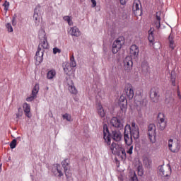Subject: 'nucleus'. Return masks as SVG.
<instances>
[{
    "instance_id": "obj_45",
    "label": "nucleus",
    "mask_w": 181,
    "mask_h": 181,
    "mask_svg": "<svg viewBox=\"0 0 181 181\" xmlns=\"http://www.w3.org/2000/svg\"><path fill=\"white\" fill-rule=\"evenodd\" d=\"M130 181H139L138 177L136 176V174H135V173H134L133 176L130 177Z\"/></svg>"
},
{
    "instance_id": "obj_24",
    "label": "nucleus",
    "mask_w": 181,
    "mask_h": 181,
    "mask_svg": "<svg viewBox=\"0 0 181 181\" xmlns=\"http://www.w3.org/2000/svg\"><path fill=\"white\" fill-rule=\"evenodd\" d=\"M119 104L122 108H127V106L128 105V100H127V98H125L124 95H122L119 98Z\"/></svg>"
},
{
    "instance_id": "obj_20",
    "label": "nucleus",
    "mask_w": 181,
    "mask_h": 181,
    "mask_svg": "<svg viewBox=\"0 0 181 181\" xmlns=\"http://www.w3.org/2000/svg\"><path fill=\"white\" fill-rule=\"evenodd\" d=\"M52 172L55 176H58L59 177L63 176V172L62 171V166H60V165H57V166L52 169Z\"/></svg>"
},
{
    "instance_id": "obj_50",
    "label": "nucleus",
    "mask_w": 181,
    "mask_h": 181,
    "mask_svg": "<svg viewBox=\"0 0 181 181\" xmlns=\"http://www.w3.org/2000/svg\"><path fill=\"white\" fill-rule=\"evenodd\" d=\"M12 25L13 26H16V21H15V18L12 20Z\"/></svg>"
},
{
    "instance_id": "obj_7",
    "label": "nucleus",
    "mask_w": 181,
    "mask_h": 181,
    "mask_svg": "<svg viewBox=\"0 0 181 181\" xmlns=\"http://www.w3.org/2000/svg\"><path fill=\"white\" fill-rule=\"evenodd\" d=\"M158 170L160 174L164 176V177H168L172 174V168L168 164L165 167L163 165H160L158 167Z\"/></svg>"
},
{
    "instance_id": "obj_30",
    "label": "nucleus",
    "mask_w": 181,
    "mask_h": 181,
    "mask_svg": "<svg viewBox=\"0 0 181 181\" xmlns=\"http://www.w3.org/2000/svg\"><path fill=\"white\" fill-rule=\"evenodd\" d=\"M143 163L144 165L146 166V168H151V165H152V160H151V158H148V157H145L143 159Z\"/></svg>"
},
{
    "instance_id": "obj_15",
    "label": "nucleus",
    "mask_w": 181,
    "mask_h": 181,
    "mask_svg": "<svg viewBox=\"0 0 181 181\" xmlns=\"http://www.w3.org/2000/svg\"><path fill=\"white\" fill-rule=\"evenodd\" d=\"M111 136L112 139L116 142H119V141L122 139V134H121V132L118 130H112Z\"/></svg>"
},
{
    "instance_id": "obj_5",
    "label": "nucleus",
    "mask_w": 181,
    "mask_h": 181,
    "mask_svg": "<svg viewBox=\"0 0 181 181\" xmlns=\"http://www.w3.org/2000/svg\"><path fill=\"white\" fill-rule=\"evenodd\" d=\"M124 37L117 38L112 44V53L114 54L118 53V52L121 50V47H122V45H124Z\"/></svg>"
},
{
    "instance_id": "obj_19",
    "label": "nucleus",
    "mask_w": 181,
    "mask_h": 181,
    "mask_svg": "<svg viewBox=\"0 0 181 181\" xmlns=\"http://www.w3.org/2000/svg\"><path fill=\"white\" fill-rule=\"evenodd\" d=\"M165 103L166 104H173L175 103V98L172 97V91L167 90L165 93Z\"/></svg>"
},
{
    "instance_id": "obj_21",
    "label": "nucleus",
    "mask_w": 181,
    "mask_h": 181,
    "mask_svg": "<svg viewBox=\"0 0 181 181\" xmlns=\"http://www.w3.org/2000/svg\"><path fill=\"white\" fill-rule=\"evenodd\" d=\"M160 15H162L160 11L157 12L156 14V21H154V25L156 29L160 28Z\"/></svg>"
},
{
    "instance_id": "obj_32",
    "label": "nucleus",
    "mask_w": 181,
    "mask_h": 181,
    "mask_svg": "<svg viewBox=\"0 0 181 181\" xmlns=\"http://www.w3.org/2000/svg\"><path fill=\"white\" fill-rule=\"evenodd\" d=\"M148 41L150 43H153L155 42V37H153V29L152 28L148 30Z\"/></svg>"
},
{
    "instance_id": "obj_44",
    "label": "nucleus",
    "mask_w": 181,
    "mask_h": 181,
    "mask_svg": "<svg viewBox=\"0 0 181 181\" xmlns=\"http://www.w3.org/2000/svg\"><path fill=\"white\" fill-rule=\"evenodd\" d=\"M36 95L31 94V96L27 98L26 101L30 102V101H33V100H35V98H36Z\"/></svg>"
},
{
    "instance_id": "obj_34",
    "label": "nucleus",
    "mask_w": 181,
    "mask_h": 181,
    "mask_svg": "<svg viewBox=\"0 0 181 181\" xmlns=\"http://www.w3.org/2000/svg\"><path fill=\"white\" fill-rule=\"evenodd\" d=\"M64 21L68 23L69 26H73V20L69 16H64Z\"/></svg>"
},
{
    "instance_id": "obj_49",
    "label": "nucleus",
    "mask_w": 181,
    "mask_h": 181,
    "mask_svg": "<svg viewBox=\"0 0 181 181\" xmlns=\"http://www.w3.org/2000/svg\"><path fill=\"white\" fill-rule=\"evenodd\" d=\"M121 5H125L127 2H128V0H119Z\"/></svg>"
},
{
    "instance_id": "obj_9",
    "label": "nucleus",
    "mask_w": 181,
    "mask_h": 181,
    "mask_svg": "<svg viewBox=\"0 0 181 181\" xmlns=\"http://www.w3.org/2000/svg\"><path fill=\"white\" fill-rule=\"evenodd\" d=\"M110 130L107 124H103V139L107 145H111V137L110 136Z\"/></svg>"
},
{
    "instance_id": "obj_27",
    "label": "nucleus",
    "mask_w": 181,
    "mask_h": 181,
    "mask_svg": "<svg viewBox=\"0 0 181 181\" xmlns=\"http://www.w3.org/2000/svg\"><path fill=\"white\" fill-rule=\"evenodd\" d=\"M62 165L64 168L65 175H66V176H67V170H69V165H70V160L69 159L66 158L65 160H64L62 162Z\"/></svg>"
},
{
    "instance_id": "obj_42",
    "label": "nucleus",
    "mask_w": 181,
    "mask_h": 181,
    "mask_svg": "<svg viewBox=\"0 0 181 181\" xmlns=\"http://www.w3.org/2000/svg\"><path fill=\"white\" fill-rule=\"evenodd\" d=\"M6 29L8 30V32H13V28H12V25L11 23H7L6 25Z\"/></svg>"
},
{
    "instance_id": "obj_12",
    "label": "nucleus",
    "mask_w": 181,
    "mask_h": 181,
    "mask_svg": "<svg viewBox=\"0 0 181 181\" xmlns=\"http://www.w3.org/2000/svg\"><path fill=\"white\" fill-rule=\"evenodd\" d=\"M139 5H141L139 0H135L133 3V12L136 16L142 15V10L139 8Z\"/></svg>"
},
{
    "instance_id": "obj_16",
    "label": "nucleus",
    "mask_w": 181,
    "mask_h": 181,
    "mask_svg": "<svg viewBox=\"0 0 181 181\" xmlns=\"http://www.w3.org/2000/svg\"><path fill=\"white\" fill-rule=\"evenodd\" d=\"M159 92L156 89H151L150 91V98H151L153 103H158L159 101Z\"/></svg>"
},
{
    "instance_id": "obj_26",
    "label": "nucleus",
    "mask_w": 181,
    "mask_h": 181,
    "mask_svg": "<svg viewBox=\"0 0 181 181\" xmlns=\"http://www.w3.org/2000/svg\"><path fill=\"white\" fill-rule=\"evenodd\" d=\"M97 110L98 115H100L101 118H104L105 117V111H104V108L101 104H98Z\"/></svg>"
},
{
    "instance_id": "obj_23",
    "label": "nucleus",
    "mask_w": 181,
    "mask_h": 181,
    "mask_svg": "<svg viewBox=\"0 0 181 181\" xmlns=\"http://www.w3.org/2000/svg\"><path fill=\"white\" fill-rule=\"evenodd\" d=\"M23 108L24 110L25 116L30 118V117H32V115L30 114V105H29L28 103H23Z\"/></svg>"
},
{
    "instance_id": "obj_40",
    "label": "nucleus",
    "mask_w": 181,
    "mask_h": 181,
    "mask_svg": "<svg viewBox=\"0 0 181 181\" xmlns=\"http://www.w3.org/2000/svg\"><path fill=\"white\" fill-rule=\"evenodd\" d=\"M62 117H63L64 119H66L68 122L71 121V115H70L69 114L66 113V114L63 115Z\"/></svg>"
},
{
    "instance_id": "obj_14",
    "label": "nucleus",
    "mask_w": 181,
    "mask_h": 181,
    "mask_svg": "<svg viewBox=\"0 0 181 181\" xmlns=\"http://www.w3.org/2000/svg\"><path fill=\"white\" fill-rule=\"evenodd\" d=\"M124 143L126 145H127V146H131V145H132V136L129 134V132H127V129H124Z\"/></svg>"
},
{
    "instance_id": "obj_2",
    "label": "nucleus",
    "mask_w": 181,
    "mask_h": 181,
    "mask_svg": "<svg viewBox=\"0 0 181 181\" xmlns=\"http://www.w3.org/2000/svg\"><path fill=\"white\" fill-rule=\"evenodd\" d=\"M124 129L129 132V134L134 139H138L139 138V127L136 126L135 122H132V127L130 125H126Z\"/></svg>"
},
{
    "instance_id": "obj_25",
    "label": "nucleus",
    "mask_w": 181,
    "mask_h": 181,
    "mask_svg": "<svg viewBox=\"0 0 181 181\" xmlns=\"http://www.w3.org/2000/svg\"><path fill=\"white\" fill-rule=\"evenodd\" d=\"M64 71L67 76H70V74L73 71V66H71L70 63L67 62L64 66Z\"/></svg>"
},
{
    "instance_id": "obj_48",
    "label": "nucleus",
    "mask_w": 181,
    "mask_h": 181,
    "mask_svg": "<svg viewBox=\"0 0 181 181\" xmlns=\"http://www.w3.org/2000/svg\"><path fill=\"white\" fill-rule=\"evenodd\" d=\"M92 6L93 8H95V6H97V1L95 0H91Z\"/></svg>"
},
{
    "instance_id": "obj_8",
    "label": "nucleus",
    "mask_w": 181,
    "mask_h": 181,
    "mask_svg": "<svg viewBox=\"0 0 181 181\" xmlns=\"http://www.w3.org/2000/svg\"><path fill=\"white\" fill-rule=\"evenodd\" d=\"M124 69L127 73H129L132 70V66H134V62H132V58L129 56L126 57L123 61Z\"/></svg>"
},
{
    "instance_id": "obj_13",
    "label": "nucleus",
    "mask_w": 181,
    "mask_h": 181,
    "mask_svg": "<svg viewBox=\"0 0 181 181\" xmlns=\"http://www.w3.org/2000/svg\"><path fill=\"white\" fill-rule=\"evenodd\" d=\"M110 125L115 127V128H124V124H122V120L117 119V117H114L110 120Z\"/></svg>"
},
{
    "instance_id": "obj_1",
    "label": "nucleus",
    "mask_w": 181,
    "mask_h": 181,
    "mask_svg": "<svg viewBox=\"0 0 181 181\" xmlns=\"http://www.w3.org/2000/svg\"><path fill=\"white\" fill-rule=\"evenodd\" d=\"M39 38L41 41L38 45L35 59L37 63H42L43 62V52H45V49H49V43L47 42V37L45 31L41 30L40 32Z\"/></svg>"
},
{
    "instance_id": "obj_22",
    "label": "nucleus",
    "mask_w": 181,
    "mask_h": 181,
    "mask_svg": "<svg viewBox=\"0 0 181 181\" xmlns=\"http://www.w3.org/2000/svg\"><path fill=\"white\" fill-rule=\"evenodd\" d=\"M69 33L71 35V36H76V37H78V36L81 35L80 30L77 27L71 28L69 30Z\"/></svg>"
},
{
    "instance_id": "obj_53",
    "label": "nucleus",
    "mask_w": 181,
    "mask_h": 181,
    "mask_svg": "<svg viewBox=\"0 0 181 181\" xmlns=\"http://www.w3.org/2000/svg\"><path fill=\"white\" fill-rule=\"evenodd\" d=\"M1 1H2V0H0V2H1Z\"/></svg>"
},
{
    "instance_id": "obj_10",
    "label": "nucleus",
    "mask_w": 181,
    "mask_h": 181,
    "mask_svg": "<svg viewBox=\"0 0 181 181\" xmlns=\"http://www.w3.org/2000/svg\"><path fill=\"white\" fill-rule=\"evenodd\" d=\"M158 127L159 129L163 131L166 128V122L165 120V114L159 113L158 115Z\"/></svg>"
},
{
    "instance_id": "obj_11",
    "label": "nucleus",
    "mask_w": 181,
    "mask_h": 181,
    "mask_svg": "<svg viewBox=\"0 0 181 181\" xmlns=\"http://www.w3.org/2000/svg\"><path fill=\"white\" fill-rule=\"evenodd\" d=\"M134 103L136 104V107L139 108V110H141V108L143 107H146V100L142 99V96L141 95L135 96Z\"/></svg>"
},
{
    "instance_id": "obj_18",
    "label": "nucleus",
    "mask_w": 181,
    "mask_h": 181,
    "mask_svg": "<svg viewBox=\"0 0 181 181\" xmlns=\"http://www.w3.org/2000/svg\"><path fill=\"white\" fill-rule=\"evenodd\" d=\"M130 54L134 57H138L139 54V47L136 45H133L130 47Z\"/></svg>"
},
{
    "instance_id": "obj_47",
    "label": "nucleus",
    "mask_w": 181,
    "mask_h": 181,
    "mask_svg": "<svg viewBox=\"0 0 181 181\" xmlns=\"http://www.w3.org/2000/svg\"><path fill=\"white\" fill-rule=\"evenodd\" d=\"M177 94L178 98L181 100V95H180V90H179V87H177Z\"/></svg>"
},
{
    "instance_id": "obj_4",
    "label": "nucleus",
    "mask_w": 181,
    "mask_h": 181,
    "mask_svg": "<svg viewBox=\"0 0 181 181\" xmlns=\"http://www.w3.org/2000/svg\"><path fill=\"white\" fill-rule=\"evenodd\" d=\"M110 149L112 152H118L119 155H122L124 158H127V151H125V148L122 147V145L112 143L110 146Z\"/></svg>"
},
{
    "instance_id": "obj_36",
    "label": "nucleus",
    "mask_w": 181,
    "mask_h": 181,
    "mask_svg": "<svg viewBox=\"0 0 181 181\" xmlns=\"http://www.w3.org/2000/svg\"><path fill=\"white\" fill-rule=\"evenodd\" d=\"M33 18L35 21V24L39 25V22H40V18H39V14L35 11L34 15H33Z\"/></svg>"
},
{
    "instance_id": "obj_37",
    "label": "nucleus",
    "mask_w": 181,
    "mask_h": 181,
    "mask_svg": "<svg viewBox=\"0 0 181 181\" xmlns=\"http://www.w3.org/2000/svg\"><path fill=\"white\" fill-rule=\"evenodd\" d=\"M23 115V110H22V107H19L18 109V112L16 113V118H21Z\"/></svg>"
},
{
    "instance_id": "obj_6",
    "label": "nucleus",
    "mask_w": 181,
    "mask_h": 181,
    "mask_svg": "<svg viewBox=\"0 0 181 181\" xmlns=\"http://www.w3.org/2000/svg\"><path fill=\"white\" fill-rule=\"evenodd\" d=\"M168 148L171 152L176 153L180 149V144L177 141H173V139H170L168 140Z\"/></svg>"
},
{
    "instance_id": "obj_33",
    "label": "nucleus",
    "mask_w": 181,
    "mask_h": 181,
    "mask_svg": "<svg viewBox=\"0 0 181 181\" xmlns=\"http://www.w3.org/2000/svg\"><path fill=\"white\" fill-rule=\"evenodd\" d=\"M39 90H40L39 83H36L32 90L33 95H35V97H37V93H39Z\"/></svg>"
},
{
    "instance_id": "obj_17",
    "label": "nucleus",
    "mask_w": 181,
    "mask_h": 181,
    "mask_svg": "<svg viewBox=\"0 0 181 181\" xmlns=\"http://www.w3.org/2000/svg\"><path fill=\"white\" fill-rule=\"evenodd\" d=\"M124 91L129 100H132V98H134V87H132V86L128 85L124 88Z\"/></svg>"
},
{
    "instance_id": "obj_29",
    "label": "nucleus",
    "mask_w": 181,
    "mask_h": 181,
    "mask_svg": "<svg viewBox=\"0 0 181 181\" xmlns=\"http://www.w3.org/2000/svg\"><path fill=\"white\" fill-rule=\"evenodd\" d=\"M54 77H56V71L54 69H52L47 72V78L48 80H53Z\"/></svg>"
},
{
    "instance_id": "obj_31",
    "label": "nucleus",
    "mask_w": 181,
    "mask_h": 181,
    "mask_svg": "<svg viewBox=\"0 0 181 181\" xmlns=\"http://www.w3.org/2000/svg\"><path fill=\"white\" fill-rule=\"evenodd\" d=\"M68 90L70 91L71 94H77L78 93L76 86H74V83H73V81H71V83L69 86Z\"/></svg>"
},
{
    "instance_id": "obj_28",
    "label": "nucleus",
    "mask_w": 181,
    "mask_h": 181,
    "mask_svg": "<svg viewBox=\"0 0 181 181\" xmlns=\"http://www.w3.org/2000/svg\"><path fill=\"white\" fill-rule=\"evenodd\" d=\"M175 39V35L171 33L170 35L168 36V41H169V47L173 50L175 49V41L173 40Z\"/></svg>"
},
{
    "instance_id": "obj_38",
    "label": "nucleus",
    "mask_w": 181,
    "mask_h": 181,
    "mask_svg": "<svg viewBox=\"0 0 181 181\" xmlns=\"http://www.w3.org/2000/svg\"><path fill=\"white\" fill-rule=\"evenodd\" d=\"M129 148H127V153H128L129 155H132L133 151H134V146H132V144H131L130 146H128Z\"/></svg>"
},
{
    "instance_id": "obj_3",
    "label": "nucleus",
    "mask_w": 181,
    "mask_h": 181,
    "mask_svg": "<svg viewBox=\"0 0 181 181\" xmlns=\"http://www.w3.org/2000/svg\"><path fill=\"white\" fill-rule=\"evenodd\" d=\"M147 134L151 144L156 142V126L153 124H150L148 127Z\"/></svg>"
},
{
    "instance_id": "obj_51",
    "label": "nucleus",
    "mask_w": 181,
    "mask_h": 181,
    "mask_svg": "<svg viewBox=\"0 0 181 181\" xmlns=\"http://www.w3.org/2000/svg\"><path fill=\"white\" fill-rule=\"evenodd\" d=\"M173 86H176V81L175 79H172Z\"/></svg>"
},
{
    "instance_id": "obj_41",
    "label": "nucleus",
    "mask_w": 181,
    "mask_h": 181,
    "mask_svg": "<svg viewBox=\"0 0 181 181\" xmlns=\"http://www.w3.org/2000/svg\"><path fill=\"white\" fill-rule=\"evenodd\" d=\"M10 148L11 149H15L16 148V139H13L11 143H10Z\"/></svg>"
},
{
    "instance_id": "obj_46",
    "label": "nucleus",
    "mask_w": 181,
    "mask_h": 181,
    "mask_svg": "<svg viewBox=\"0 0 181 181\" xmlns=\"http://www.w3.org/2000/svg\"><path fill=\"white\" fill-rule=\"evenodd\" d=\"M62 51L60 50V49L55 47L53 49V53L54 54H56L57 53H60Z\"/></svg>"
},
{
    "instance_id": "obj_35",
    "label": "nucleus",
    "mask_w": 181,
    "mask_h": 181,
    "mask_svg": "<svg viewBox=\"0 0 181 181\" xmlns=\"http://www.w3.org/2000/svg\"><path fill=\"white\" fill-rule=\"evenodd\" d=\"M69 64H70L72 67H76V66H77V63L76 62V59H74V55H71V56Z\"/></svg>"
},
{
    "instance_id": "obj_52",
    "label": "nucleus",
    "mask_w": 181,
    "mask_h": 181,
    "mask_svg": "<svg viewBox=\"0 0 181 181\" xmlns=\"http://www.w3.org/2000/svg\"><path fill=\"white\" fill-rule=\"evenodd\" d=\"M46 90H49V87H47V88H46Z\"/></svg>"
},
{
    "instance_id": "obj_39",
    "label": "nucleus",
    "mask_w": 181,
    "mask_h": 181,
    "mask_svg": "<svg viewBox=\"0 0 181 181\" xmlns=\"http://www.w3.org/2000/svg\"><path fill=\"white\" fill-rule=\"evenodd\" d=\"M137 170L139 176H142L144 175V168L141 165H139V167L137 168Z\"/></svg>"
},
{
    "instance_id": "obj_43",
    "label": "nucleus",
    "mask_w": 181,
    "mask_h": 181,
    "mask_svg": "<svg viewBox=\"0 0 181 181\" xmlns=\"http://www.w3.org/2000/svg\"><path fill=\"white\" fill-rule=\"evenodd\" d=\"M3 6H4V11H6V12L8 11L9 9V2L6 1L3 4Z\"/></svg>"
}]
</instances>
